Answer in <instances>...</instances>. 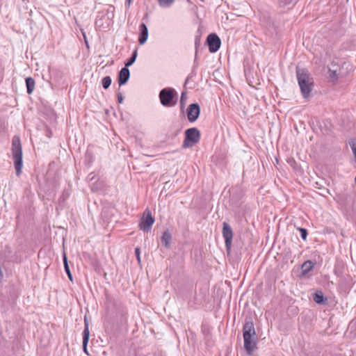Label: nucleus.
<instances>
[{"mask_svg":"<svg viewBox=\"0 0 356 356\" xmlns=\"http://www.w3.org/2000/svg\"><path fill=\"white\" fill-rule=\"evenodd\" d=\"M244 348L248 355H252L257 349V336L254 323L252 321H246L243 327Z\"/></svg>","mask_w":356,"mask_h":356,"instance_id":"obj_1","label":"nucleus"},{"mask_svg":"<svg viewBox=\"0 0 356 356\" xmlns=\"http://www.w3.org/2000/svg\"><path fill=\"white\" fill-rule=\"evenodd\" d=\"M296 76L301 94L305 99H307L314 88L313 78L307 70L298 67H296Z\"/></svg>","mask_w":356,"mask_h":356,"instance_id":"obj_2","label":"nucleus"},{"mask_svg":"<svg viewBox=\"0 0 356 356\" xmlns=\"http://www.w3.org/2000/svg\"><path fill=\"white\" fill-rule=\"evenodd\" d=\"M159 97L161 105L165 107H172L177 103V92L173 88L161 89Z\"/></svg>","mask_w":356,"mask_h":356,"instance_id":"obj_3","label":"nucleus"},{"mask_svg":"<svg viewBox=\"0 0 356 356\" xmlns=\"http://www.w3.org/2000/svg\"><path fill=\"white\" fill-rule=\"evenodd\" d=\"M200 140V132L198 129L192 127L185 131V138L184 140V147H192L197 144Z\"/></svg>","mask_w":356,"mask_h":356,"instance_id":"obj_4","label":"nucleus"},{"mask_svg":"<svg viewBox=\"0 0 356 356\" xmlns=\"http://www.w3.org/2000/svg\"><path fill=\"white\" fill-rule=\"evenodd\" d=\"M145 216H143L140 220L139 227L144 232H149L154 223L155 219L148 209L145 210Z\"/></svg>","mask_w":356,"mask_h":356,"instance_id":"obj_5","label":"nucleus"},{"mask_svg":"<svg viewBox=\"0 0 356 356\" xmlns=\"http://www.w3.org/2000/svg\"><path fill=\"white\" fill-rule=\"evenodd\" d=\"M206 43L209 47V51L215 53L220 49L221 40L216 33H212L207 36Z\"/></svg>","mask_w":356,"mask_h":356,"instance_id":"obj_6","label":"nucleus"},{"mask_svg":"<svg viewBox=\"0 0 356 356\" xmlns=\"http://www.w3.org/2000/svg\"><path fill=\"white\" fill-rule=\"evenodd\" d=\"M187 118L190 122H195L200 114V106L197 103L191 104L187 108Z\"/></svg>","mask_w":356,"mask_h":356,"instance_id":"obj_7","label":"nucleus"},{"mask_svg":"<svg viewBox=\"0 0 356 356\" xmlns=\"http://www.w3.org/2000/svg\"><path fill=\"white\" fill-rule=\"evenodd\" d=\"M222 236L225 238V246L229 249L232 245L233 232L231 226L226 222H223Z\"/></svg>","mask_w":356,"mask_h":356,"instance_id":"obj_8","label":"nucleus"},{"mask_svg":"<svg viewBox=\"0 0 356 356\" xmlns=\"http://www.w3.org/2000/svg\"><path fill=\"white\" fill-rule=\"evenodd\" d=\"M12 152H13V156H22L21 141H20V138L18 136H15L13 138Z\"/></svg>","mask_w":356,"mask_h":356,"instance_id":"obj_9","label":"nucleus"},{"mask_svg":"<svg viewBox=\"0 0 356 356\" xmlns=\"http://www.w3.org/2000/svg\"><path fill=\"white\" fill-rule=\"evenodd\" d=\"M130 77V72L128 67H124L121 69L118 74V81L120 86H123L127 83Z\"/></svg>","mask_w":356,"mask_h":356,"instance_id":"obj_10","label":"nucleus"},{"mask_svg":"<svg viewBox=\"0 0 356 356\" xmlns=\"http://www.w3.org/2000/svg\"><path fill=\"white\" fill-rule=\"evenodd\" d=\"M89 337H90V332H89V325L88 322L85 318L84 319V329L83 331V350L86 353H88L87 352V345L89 341Z\"/></svg>","mask_w":356,"mask_h":356,"instance_id":"obj_11","label":"nucleus"},{"mask_svg":"<svg viewBox=\"0 0 356 356\" xmlns=\"http://www.w3.org/2000/svg\"><path fill=\"white\" fill-rule=\"evenodd\" d=\"M138 42L140 44H144L148 38V29L145 24L142 23L139 26Z\"/></svg>","mask_w":356,"mask_h":356,"instance_id":"obj_12","label":"nucleus"},{"mask_svg":"<svg viewBox=\"0 0 356 356\" xmlns=\"http://www.w3.org/2000/svg\"><path fill=\"white\" fill-rule=\"evenodd\" d=\"M286 163L293 169L295 172L298 174H302L303 170L300 165L297 163L293 157H286Z\"/></svg>","mask_w":356,"mask_h":356,"instance_id":"obj_13","label":"nucleus"},{"mask_svg":"<svg viewBox=\"0 0 356 356\" xmlns=\"http://www.w3.org/2000/svg\"><path fill=\"white\" fill-rule=\"evenodd\" d=\"M314 263L311 260L305 261L301 266V274L302 276H305L314 268Z\"/></svg>","mask_w":356,"mask_h":356,"instance_id":"obj_14","label":"nucleus"},{"mask_svg":"<svg viewBox=\"0 0 356 356\" xmlns=\"http://www.w3.org/2000/svg\"><path fill=\"white\" fill-rule=\"evenodd\" d=\"M171 239L172 236L170 232L168 230H165V232H163L162 236L161 238L162 245L165 248H169Z\"/></svg>","mask_w":356,"mask_h":356,"instance_id":"obj_15","label":"nucleus"},{"mask_svg":"<svg viewBox=\"0 0 356 356\" xmlns=\"http://www.w3.org/2000/svg\"><path fill=\"white\" fill-rule=\"evenodd\" d=\"M314 300L316 303L319 305H325L327 303V298L324 297L323 293L321 291H316L314 294Z\"/></svg>","mask_w":356,"mask_h":356,"instance_id":"obj_16","label":"nucleus"},{"mask_svg":"<svg viewBox=\"0 0 356 356\" xmlns=\"http://www.w3.org/2000/svg\"><path fill=\"white\" fill-rule=\"evenodd\" d=\"M26 91L29 95H31L35 88V80L29 76L26 78Z\"/></svg>","mask_w":356,"mask_h":356,"instance_id":"obj_17","label":"nucleus"},{"mask_svg":"<svg viewBox=\"0 0 356 356\" xmlns=\"http://www.w3.org/2000/svg\"><path fill=\"white\" fill-rule=\"evenodd\" d=\"M15 168L16 170V175L19 177L22 173V169L23 166V157H15Z\"/></svg>","mask_w":356,"mask_h":356,"instance_id":"obj_18","label":"nucleus"},{"mask_svg":"<svg viewBox=\"0 0 356 356\" xmlns=\"http://www.w3.org/2000/svg\"><path fill=\"white\" fill-rule=\"evenodd\" d=\"M63 264H64L65 271L66 274L67 275V277H68L69 280L71 282H72L73 281V277H72V275L71 271L70 270V267H69V264H68V261H67V257L66 254L65 252L63 253Z\"/></svg>","mask_w":356,"mask_h":356,"instance_id":"obj_19","label":"nucleus"},{"mask_svg":"<svg viewBox=\"0 0 356 356\" xmlns=\"http://www.w3.org/2000/svg\"><path fill=\"white\" fill-rule=\"evenodd\" d=\"M137 50H134L131 56V57L126 61L125 63V67H128L131 65H132L137 58Z\"/></svg>","mask_w":356,"mask_h":356,"instance_id":"obj_20","label":"nucleus"},{"mask_svg":"<svg viewBox=\"0 0 356 356\" xmlns=\"http://www.w3.org/2000/svg\"><path fill=\"white\" fill-rule=\"evenodd\" d=\"M175 0H158L159 5L162 8H170Z\"/></svg>","mask_w":356,"mask_h":356,"instance_id":"obj_21","label":"nucleus"},{"mask_svg":"<svg viewBox=\"0 0 356 356\" xmlns=\"http://www.w3.org/2000/svg\"><path fill=\"white\" fill-rule=\"evenodd\" d=\"M111 82H112V79H111V76H104L102 80V84L103 88L104 89H108L110 87Z\"/></svg>","mask_w":356,"mask_h":356,"instance_id":"obj_22","label":"nucleus"},{"mask_svg":"<svg viewBox=\"0 0 356 356\" xmlns=\"http://www.w3.org/2000/svg\"><path fill=\"white\" fill-rule=\"evenodd\" d=\"M330 77L333 82H335L338 79V74L336 70H329Z\"/></svg>","mask_w":356,"mask_h":356,"instance_id":"obj_23","label":"nucleus"},{"mask_svg":"<svg viewBox=\"0 0 356 356\" xmlns=\"http://www.w3.org/2000/svg\"><path fill=\"white\" fill-rule=\"evenodd\" d=\"M186 101H187L186 94L185 92H182L181 95V98H180V104H181V109L184 108L185 104L186 103Z\"/></svg>","mask_w":356,"mask_h":356,"instance_id":"obj_24","label":"nucleus"},{"mask_svg":"<svg viewBox=\"0 0 356 356\" xmlns=\"http://www.w3.org/2000/svg\"><path fill=\"white\" fill-rule=\"evenodd\" d=\"M298 230L300 232L301 238L304 241H305L307 237V230L305 228H302V227L298 228Z\"/></svg>","mask_w":356,"mask_h":356,"instance_id":"obj_25","label":"nucleus"},{"mask_svg":"<svg viewBox=\"0 0 356 356\" xmlns=\"http://www.w3.org/2000/svg\"><path fill=\"white\" fill-rule=\"evenodd\" d=\"M349 145L353 151V155L356 156V140H350L349 141Z\"/></svg>","mask_w":356,"mask_h":356,"instance_id":"obj_26","label":"nucleus"},{"mask_svg":"<svg viewBox=\"0 0 356 356\" xmlns=\"http://www.w3.org/2000/svg\"><path fill=\"white\" fill-rule=\"evenodd\" d=\"M195 74H196V72H195V67H194L193 69L192 70L191 72L188 75L186 80L185 81V84H186L187 82L188 81V80L191 79V78H193Z\"/></svg>","mask_w":356,"mask_h":356,"instance_id":"obj_27","label":"nucleus"},{"mask_svg":"<svg viewBox=\"0 0 356 356\" xmlns=\"http://www.w3.org/2000/svg\"><path fill=\"white\" fill-rule=\"evenodd\" d=\"M135 254L138 263H140V250L139 248H135Z\"/></svg>","mask_w":356,"mask_h":356,"instance_id":"obj_28","label":"nucleus"},{"mask_svg":"<svg viewBox=\"0 0 356 356\" xmlns=\"http://www.w3.org/2000/svg\"><path fill=\"white\" fill-rule=\"evenodd\" d=\"M118 101L120 104H122L124 101V97H123L122 93H120V92H119L118 94Z\"/></svg>","mask_w":356,"mask_h":356,"instance_id":"obj_29","label":"nucleus"},{"mask_svg":"<svg viewBox=\"0 0 356 356\" xmlns=\"http://www.w3.org/2000/svg\"><path fill=\"white\" fill-rule=\"evenodd\" d=\"M195 58H197V46L199 44V41H198L197 38L195 39ZM195 60H196V59L195 60Z\"/></svg>","mask_w":356,"mask_h":356,"instance_id":"obj_30","label":"nucleus"},{"mask_svg":"<svg viewBox=\"0 0 356 356\" xmlns=\"http://www.w3.org/2000/svg\"><path fill=\"white\" fill-rule=\"evenodd\" d=\"M274 159H275V162L273 161V163H274L275 165H278L280 163V157H274Z\"/></svg>","mask_w":356,"mask_h":356,"instance_id":"obj_31","label":"nucleus"},{"mask_svg":"<svg viewBox=\"0 0 356 356\" xmlns=\"http://www.w3.org/2000/svg\"><path fill=\"white\" fill-rule=\"evenodd\" d=\"M132 0H126L125 4L129 6L131 3Z\"/></svg>","mask_w":356,"mask_h":356,"instance_id":"obj_32","label":"nucleus"},{"mask_svg":"<svg viewBox=\"0 0 356 356\" xmlns=\"http://www.w3.org/2000/svg\"><path fill=\"white\" fill-rule=\"evenodd\" d=\"M94 177H95V176L93 175V176H92V177L90 178V180H92V179H94Z\"/></svg>","mask_w":356,"mask_h":356,"instance_id":"obj_33","label":"nucleus"},{"mask_svg":"<svg viewBox=\"0 0 356 356\" xmlns=\"http://www.w3.org/2000/svg\"><path fill=\"white\" fill-rule=\"evenodd\" d=\"M355 164H356V157H355Z\"/></svg>","mask_w":356,"mask_h":356,"instance_id":"obj_34","label":"nucleus"},{"mask_svg":"<svg viewBox=\"0 0 356 356\" xmlns=\"http://www.w3.org/2000/svg\"><path fill=\"white\" fill-rule=\"evenodd\" d=\"M355 183L356 184V177H355Z\"/></svg>","mask_w":356,"mask_h":356,"instance_id":"obj_35","label":"nucleus"}]
</instances>
